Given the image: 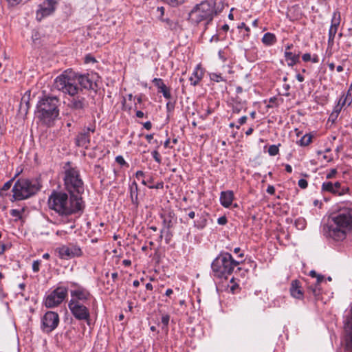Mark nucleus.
Returning a JSON list of instances; mask_svg holds the SVG:
<instances>
[{
    "label": "nucleus",
    "instance_id": "35",
    "mask_svg": "<svg viewBox=\"0 0 352 352\" xmlns=\"http://www.w3.org/2000/svg\"><path fill=\"white\" fill-rule=\"evenodd\" d=\"M210 79L216 82H226V79L220 73L212 72L209 74Z\"/></svg>",
    "mask_w": 352,
    "mask_h": 352
},
{
    "label": "nucleus",
    "instance_id": "59",
    "mask_svg": "<svg viewBox=\"0 0 352 352\" xmlns=\"http://www.w3.org/2000/svg\"><path fill=\"white\" fill-rule=\"evenodd\" d=\"M164 21L166 23L168 28L171 30L175 29L176 27V23L172 21L171 20L167 19L164 20Z\"/></svg>",
    "mask_w": 352,
    "mask_h": 352
},
{
    "label": "nucleus",
    "instance_id": "58",
    "mask_svg": "<svg viewBox=\"0 0 352 352\" xmlns=\"http://www.w3.org/2000/svg\"><path fill=\"white\" fill-rule=\"evenodd\" d=\"M143 95L140 94L138 96H135L134 99L136 100V102L135 103V109H137L138 108V104H141L142 102Z\"/></svg>",
    "mask_w": 352,
    "mask_h": 352
},
{
    "label": "nucleus",
    "instance_id": "40",
    "mask_svg": "<svg viewBox=\"0 0 352 352\" xmlns=\"http://www.w3.org/2000/svg\"><path fill=\"white\" fill-rule=\"evenodd\" d=\"M278 98L276 97H272L269 99L268 104H267V108H274L278 106Z\"/></svg>",
    "mask_w": 352,
    "mask_h": 352
},
{
    "label": "nucleus",
    "instance_id": "57",
    "mask_svg": "<svg viewBox=\"0 0 352 352\" xmlns=\"http://www.w3.org/2000/svg\"><path fill=\"white\" fill-rule=\"evenodd\" d=\"M329 1L330 0H317V2L319 5L324 6L325 8H327L328 9H329L330 8Z\"/></svg>",
    "mask_w": 352,
    "mask_h": 352
},
{
    "label": "nucleus",
    "instance_id": "31",
    "mask_svg": "<svg viewBox=\"0 0 352 352\" xmlns=\"http://www.w3.org/2000/svg\"><path fill=\"white\" fill-rule=\"evenodd\" d=\"M208 215V213H204L200 217L199 219L197 221H194V226L199 230L204 229L207 225V218L206 217Z\"/></svg>",
    "mask_w": 352,
    "mask_h": 352
},
{
    "label": "nucleus",
    "instance_id": "11",
    "mask_svg": "<svg viewBox=\"0 0 352 352\" xmlns=\"http://www.w3.org/2000/svg\"><path fill=\"white\" fill-rule=\"evenodd\" d=\"M68 307L74 318L78 320H85L90 324V313L89 309L80 302L70 300Z\"/></svg>",
    "mask_w": 352,
    "mask_h": 352
},
{
    "label": "nucleus",
    "instance_id": "56",
    "mask_svg": "<svg viewBox=\"0 0 352 352\" xmlns=\"http://www.w3.org/2000/svg\"><path fill=\"white\" fill-rule=\"evenodd\" d=\"M322 154V158L328 162H330L333 160V157L331 155H328L326 153H323L322 151H318V155Z\"/></svg>",
    "mask_w": 352,
    "mask_h": 352
},
{
    "label": "nucleus",
    "instance_id": "30",
    "mask_svg": "<svg viewBox=\"0 0 352 352\" xmlns=\"http://www.w3.org/2000/svg\"><path fill=\"white\" fill-rule=\"evenodd\" d=\"M130 196L133 204L138 205V186L135 182H133L130 186Z\"/></svg>",
    "mask_w": 352,
    "mask_h": 352
},
{
    "label": "nucleus",
    "instance_id": "47",
    "mask_svg": "<svg viewBox=\"0 0 352 352\" xmlns=\"http://www.w3.org/2000/svg\"><path fill=\"white\" fill-rule=\"evenodd\" d=\"M170 320V316L168 314L163 315L161 321L165 327H167Z\"/></svg>",
    "mask_w": 352,
    "mask_h": 352
},
{
    "label": "nucleus",
    "instance_id": "21",
    "mask_svg": "<svg viewBox=\"0 0 352 352\" xmlns=\"http://www.w3.org/2000/svg\"><path fill=\"white\" fill-rule=\"evenodd\" d=\"M77 85H80L79 89H82V92H84V89H94V83L89 75H77Z\"/></svg>",
    "mask_w": 352,
    "mask_h": 352
},
{
    "label": "nucleus",
    "instance_id": "16",
    "mask_svg": "<svg viewBox=\"0 0 352 352\" xmlns=\"http://www.w3.org/2000/svg\"><path fill=\"white\" fill-rule=\"evenodd\" d=\"M322 192H328L334 196H342L349 192V188L342 186L341 182H324L321 186Z\"/></svg>",
    "mask_w": 352,
    "mask_h": 352
},
{
    "label": "nucleus",
    "instance_id": "49",
    "mask_svg": "<svg viewBox=\"0 0 352 352\" xmlns=\"http://www.w3.org/2000/svg\"><path fill=\"white\" fill-rule=\"evenodd\" d=\"M298 186L302 189H305L308 186V182L305 179H300L298 182Z\"/></svg>",
    "mask_w": 352,
    "mask_h": 352
},
{
    "label": "nucleus",
    "instance_id": "39",
    "mask_svg": "<svg viewBox=\"0 0 352 352\" xmlns=\"http://www.w3.org/2000/svg\"><path fill=\"white\" fill-rule=\"evenodd\" d=\"M295 225L298 230H303L306 227V221L303 218H298L296 220Z\"/></svg>",
    "mask_w": 352,
    "mask_h": 352
},
{
    "label": "nucleus",
    "instance_id": "64",
    "mask_svg": "<svg viewBox=\"0 0 352 352\" xmlns=\"http://www.w3.org/2000/svg\"><path fill=\"white\" fill-rule=\"evenodd\" d=\"M343 95L347 96L352 100V83L350 85L349 88L346 93H342Z\"/></svg>",
    "mask_w": 352,
    "mask_h": 352
},
{
    "label": "nucleus",
    "instance_id": "7",
    "mask_svg": "<svg viewBox=\"0 0 352 352\" xmlns=\"http://www.w3.org/2000/svg\"><path fill=\"white\" fill-rule=\"evenodd\" d=\"M77 74L72 69H67L58 76L54 82V87L65 94H78Z\"/></svg>",
    "mask_w": 352,
    "mask_h": 352
},
{
    "label": "nucleus",
    "instance_id": "3",
    "mask_svg": "<svg viewBox=\"0 0 352 352\" xmlns=\"http://www.w3.org/2000/svg\"><path fill=\"white\" fill-rule=\"evenodd\" d=\"M60 100L56 96H44L36 104V113L42 122L50 126L59 116Z\"/></svg>",
    "mask_w": 352,
    "mask_h": 352
},
{
    "label": "nucleus",
    "instance_id": "38",
    "mask_svg": "<svg viewBox=\"0 0 352 352\" xmlns=\"http://www.w3.org/2000/svg\"><path fill=\"white\" fill-rule=\"evenodd\" d=\"M279 146H280V144L278 145L273 144V145L270 146L268 148L269 155L270 156H275V155H278L279 153V148H278Z\"/></svg>",
    "mask_w": 352,
    "mask_h": 352
},
{
    "label": "nucleus",
    "instance_id": "41",
    "mask_svg": "<svg viewBox=\"0 0 352 352\" xmlns=\"http://www.w3.org/2000/svg\"><path fill=\"white\" fill-rule=\"evenodd\" d=\"M152 82L157 87V90L165 85L163 79L160 78H153Z\"/></svg>",
    "mask_w": 352,
    "mask_h": 352
},
{
    "label": "nucleus",
    "instance_id": "8",
    "mask_svg": "<svg viewBox=\"0 0 352 352\" xmlns=\"http://www.w3.org/2000/svg\"><path fill=\"white\" fill-rule=\"evenodd\" d=\"M14 181V178L10 179L0 188V196L3 197L8 195V191L12 186V195H10V200L12 202L22 200V181L19 178L13 184Z\"/></svg>",
    "mask_w": 352,
    "mask_h": 352
},
{
    "label": "nucleus",
    "instance_id": "42",
    "mask_svg": "<svg viewBox=\"0 0 352 352\" xmlns=\"http://www.w3.org/2000/svg\"><path fill=\"white\" fill-rule=\"evenodd\" d=\"M165 3L170 5L172 7H176L184 3V0H161Z\"/></svg>",
    "mask_w": 352,
    "mask_h": 352
},
{
    "label": "nucleus",
    "instance_id": "52",
    "mask_svg": "<svg viewBox=\"0 0 352 352\" xmlns=\"http://www.w3.org/2000/svg\"><path fill=\"white\" fill-rule=\"evenodd\" d=\"M338 116H339V115H338L333 112H331V113L329 115V117L328 118V122H331L332 124L335 123L336 121L337 120Z\"/></svg>",
    "mask_w": 352,
    "mask_h": 352
},
{
    "label": "nucleus",
    "instance_id": "54",
    "mask_svg": "<svg viewBox=\"0 0 352 352\" xmlns=\"http://www.w3.org/2000/svg\"><path fill=\"white\" fill-rule=\"evenodd\" d=\"M148 187L151 189H152V188L162 189L164 188V182H157L155 185H148Z\"/></svg>",
    "mask_w": 352,
    "mask_h": 352
},
{
    "label": "nucleus",
    "instance_id": "55",
    "mask_svg": "<svg viewBox=\"0 0 352 352\" xmlns=\"http://www.w3.org/2000/svg\"><path fill=\"white\" fill-rule=\"evenodd\" d=\"M217 223L219 225L224 226L228 223V219L226 216L220 217L217 219Z\"/></svg>",
    "mask_w": 352,
    "mask_h": 352
},
{
    "label": "nucleus",
    "instance_id": "10",
    "mask_svg": "<svg viewBox=\"0 0 352 352\" xmlns=\"http://www.w3.org/2000/svg\"><path fill=\"white\" fill-rule=\"evenodd\" d=\"M85 95V93L82 92V89L78 91V94L69 95L67 107L78 113H83L89 106V102Z\"/></svg>",
    "mask_w": 352,
    "mask_h": 352
},
{
    "label": "nucleus",
    "instance_id": "43",
    "mask_svg": "<svg viewBox=\"0 0 352 352\" xmlns=\"http://www.w3.org/2000/svg\"><path fill=\"white\" fill-rule=\"evenodd\" d=\"M10 214L12 217H15L19 219H22V214L20 210L16 209H12L10 212Z\"/></svg>",
    "mask_w": 352,
    "mask_h": 352
},
{
    "label": "nucleus",
    "instance_id": "9",
    "mask_svg": "<svg viewBox=\"0 0 352 352\" xmlns=\"http://www.w3.org/2000/svg\"><path fill=\"white\" fill-rule=\"evenodd\" d=\"M68 289L65 287H58L47 296H46L44 305L47 308H53L58 306L66 298Z\"/></svg>",
    "mask_w": 352,
    "mask_h": 352
},
{
    "label": "nucleus",
    "instance_id": "44",
    "mask_svg": "<svg viewBox=\"0 0 352 352\" xmlns=\"http://www.w3.org/2000/svg\"><path fill=\"white\" fill-rule=\"evenodd\" d=\"M151 155H152L153 159L155 160V161L157 163L160 164L162 162L161 155H160V153L157 150L153 151L151 153Z\"/></svg>",
    "mask_w": 352,
    "mask_h": 352
},
{
    "label": "nucleus",
    "instance_id": "5",
    "mask_svg": "<svg viewBox=\"0 0 352 352\" xmlns=\"http://www.w3.org/2000/svg\"><path fill=\"white\" fill-rule=\"evenodd\" d=\"M241 261H236L228 252H221L212 261L211 268L214 276L221 278H228L232 274L235 267L239 265Z\"/></svg>",
    "mask_w": 352,
    "mask_h": 352
},
{
    "label": "nucleus",
    "instance_id": "22",
    "mask_svg": "<svg viewBox=\"0 0 352 352\" xmlns=\"http://www.w3.org/2000/svg\"><path fill=\"white\" fill-rule=\"evenodd\" d=\"M234 199V192L232 190L222 191L220 195V203L226 208L230 207Z\"/></svg>",
    "mask_w": 352,
    "mask_h": 352
},
{
    "label": "nucleus",
    "instance_id": "63",
    "mask_svg": "<svg viewBox=\"0 0 352 352\" xmlns=\"http://www.w3.org/2000/svg\"><path fill=\"white\" fill-rule=\"evenodd\" d=\"M267 192L270 195H274L275 193V188L272 185H269L266 190Z\"/></svg>",
    "mask_w": 352,
    "mask_h": 352
},
{
    "label": "nucleus",
    "instance_id": "23",
    "mask_svg": "<svg viewBox=\"0 0 352 352\" xmlns=\"http://www.w3.org/2000/svg\"><path fill=\"white\" fill-rule=\"evenodd\" d=\"M90 143V134L83 130L76 138V144L79 147L87 148Z\"/></svg>",
    "mask_w": 352,
    "mask_h": 352
},
{
    "label": "nucleus",
    "instance_id": "1",
    "mask_svg": "<svg viewBox=\"0 0 352 352\" xmlns=\"http://www.w3.org/2000/svg\"><path fill=\"white\" fill-rule=\"evenodd\" d=\"M54 190L48 199L49 208L61 216H68L82 212L84 203L81 196Z\"/></svg>",
    "mask_w": 352,
    "mask_h": 352
},
{
    "label": "nucleus",
    "instance_id": "45",
    "mask_svg": "<svg viewBox=\"0 0 352 352\" xmlns=\"http://www.w3.org/2000/svg\"><path fill=\"white\" fill-rule=\"evenodd\" d=\"M338 171L336 168H331L329 172L327 174L326 178L327 179H331L336 177V175H337Z\"/></svg>",
    "mask_w": 352,
    "mask_h": 352
},
{
    "label": "nucleus",
    "instance_id": "61",
    "mask_svg": "<svg viewBox=\"0 0 352 352\" xmlns=\"http://www.w3.org/2000/svg\"><path fill=\"white\" fill-rule=\"evenodd\" d=\"M141 42H142V41H141V40H140V39H136V40L135 41L134 43H133V47H134V49H136V52H135L136 53H138V52H139V53H140V52H142V51L141 49H140V48L137 46V45L140 44Z\"/></svg>",
    "mask_w": 352,
    "mask_h": 352
},
{
    "label": "nucleus",
    "instance_id": "18",
    "mask_svg": "<svg viewBox=\"0 0 352 352\" xmlns=\"http://www.w3.org/2000/svg\"><path fill=\"white\" fill-rule=\"evenodd\" d=\"M72 287H76L75 289L71 290L70 294L72 296L71 300H76L77 302L82 301L85 302L88 300L91 297V294L84 287L78 285L77 283L72 282L70 283Z\"/></svg>",
    "mask_w": 352,
    "mask_h": 352
},
{
    "label": "nucleus",
    "instance_id": "6",
    "mask_svg": "<svg viewBox=\"0 0 352 352\" xmlns=\"http://www.w3.org/2000/svg\"><path fill=\"white\" fill-rule=\"evenodd\" d=\"M217 14L215 4L212 1H203L196 4L188 14V21L195 25L204 22L208 25Z\"/></svg>",
    "mask_w": 352,
    "mask_h": 352
},
{
    "label": "nucleus",
    "instance_id": "28",
    "mask_svg": "<svg viewBox=\"0 0 352 352\" xmlns=\"http://www.w3.org/2000/svg\"><path fill=\"white\" fill-rule=\"evenodd\" d=\"M321 287L318 284H314L307 287V292L310 296H313L318 300L321 296Z\"/></svg>",
    "mask_w": 352,
    "mask_h": 352
},
{
    "label": "nucleus",
    "instance_id": "51",
    "mask_svg": "<svg viewBox=\"0 0 352 352\" xmlns=\"http://www.w3.org/2000/svg\"><path fill=\"white\" fill-rule=\"evenodd\" d=\"M238 28H239V29H242V28H243V30H245V32H247L246 36H247L248 37L250 36V28L248 26H247V25H246V24H245L244 22H243V23H241L240 25H239Z\"/></svg>",
    "mask_w": 352,
    "mask_h": 352
},
{
    "label": "nucleus",
    "instance_id": "20",
    "mask_svg": "<svg viewBox=\"0 0 352 352\" xmlns=\"http://www.w3.org/2000/svg\"><path fill=\"white\" fill-rule=\"evenodd\" d=\"M161 218L163 220L164 226L167 228H172L176 223V217L174 212L170 209H167L163 211L161 214Z\"/></svg>",
    "mask_w": 352,
    "mask_h": 352
},
{
    "label": "nucleus",
    "instance_id": "48",
    "mask_svg": "<svg viewBox=\"0 0 352 352\" xmlns=\"http://www.w3.org/2000/svg\"><path fill=\"white\" fill-rule=\"evenodd\" d=\"M342 108H344V107L342 104H340V103L338 101L337 104L333 107L332 112L338 115H340Z\"/></svg>",
    "mask_w": 352,
    "mask_h": 352
},
{
    "label": "nucleus",
    "instance_id": "53",
    "mask_svg": "<svg viewBox=\"0 0 352 352\" xmlns=\"http://www.w3.org/2000/svg\"><path fill=\"white\" fill-rule=\"evenodd\" d=\"M247 120H248V117L246 116H243L241 118H240L238 120L239 125H236V128L237 129H239L240 126L244 124L247 122Z\"/></svg>",
    "mask_w": 352,
    "mask_h": 352
},
{
    "label": "nucleus",
    "instance_id": "32",
    "mask_svg": "<svg viewBox=\"0 0 352 352\" xmlns=\"http://www.w3.org/2000/svg\"><path fill=\"white\" fill-rule=\"evenodd\" d=\"M338 30L330 28L328 33L327 48L332 49L334 45V39Z\"/></svg>",
    "mask_w": 352,
    "mask_h": 352
},
{
    "label": "nucleus",
    "instance_id": "25",
    "mask_svg": "<svg viewBox=\"0 0 352 352\" xmlns=\"http://www.w3.org/2000/svg\"><path fill=\"white\" fill-rule=\"evenodd\" d=\"M204 73L199 65H197L195 68L192 76L189 78L190 85L195 87L199 85V82L202 80Z\"/></svg>",
    "mask_w": 352,
    "mask_h": 352
},
{
    "label": "nucleus",
    "instance_id": "50",
    "mask_svg": "<svg viewBox=\"0 0 352 352\" xmlns=\"http://www.w3.org/2000/svg\"><path fill=\"white\" fill-rule=\"evenodd\" d=\"M41 261L40 260L34 261L32 263V270L34 272H38L40 270V265Z\"/></svg>",
    "mask_w": 352,
    "mask_h": 352
},
{
    "label": "nucleus",
    "instance_id": "24",
    "mask_svg": "<svg viewBox=\"0 0 352 352\" xmlns=\"http://www.w3.org/2000/svg\"><path fill=\"white\" fill-rule=\"evenodd\" d=\"M232 113L239 114L243 109H246L247 102L242 100L239 96H236L232 99Z\"/></svg>",
    "mask_w": 352,
    "mask_h": 352
},
{
    "label": "nucleus",
    "instance_id": "26",
    "mask_svg": "<svg viewBox=\"0 0 352 352\" xmlns=\"http://www.w3.org/2000/svg\"><path fill=\"white\" fill-rule=\"evenodd\" d=\"M284 57L289 67H293L300 62V52L293 53L291 51L284 52Z\"/></svg>",
    "mask_w": 352,
    "mask_h": 352
},
{
    "label": "nucleus",
    "instance_id": "17",
    "mask_svg": "<svg viewBox=\"0 0 352 352\" xmlns=\"http://www.w3.org/2000/svg\"><path fill=\"white\" fill-rule=\"evenodd\" d=\"M41 188V184L38 179L23 181V200L35 195Z\"/></svg>",
    "mask_w": 352,
    "mask_h": 352
},
{
    "label": "nucleus",
    "instance_id": "12",
    "mask_svg": "<svg viewBox=\"0 0 352 352\" xmlns=\"http://www.w3.org/2000/svg\"><path fill=\"white\" fill-rule=\"evenodd\" d=\"M344 318V350L352 352V307L346 311Z\"/></svg>",
    "mask_w": 352,
    "mask_h": 352
},
{
    "label": "nucleus",
    "instance_id": "34",
    "mask_svg": "<svg viewBox=\"0 0 352 352\" xmlns=\"http://www.w3.org/2000/svg\"><path fill=\"white\" fill-rule=\"evenodd\" d=\"M170 87H167L166 85L157 90L158 93L162 94L164 98L170 100L172 98Z\"/></svg>",
    "mask_w": 352,
    "mask_h": 352
},
{
    "label": "nucleus",
    "instance_id": "33",
    "mask_svg": "<svg viewBox=\"0 0 352 352\" xmlns=\"http://www.w3.org/2000/svg\"><path fill=\"white\" fill-rule=\"evenodd\" d=\"M302 60L305 62H312L313 63H318L319 62V56L316 54L311 55L309 53H305L302 56Z\"/></svg>",
    "mask_w": 352,
    "mask_h": 352
},
{
    "label": "nucleus",
    "instance_id": "27",
    "mask_svg": "<svg viewBox=\"0 0 352 352\" xmlns=\"http://www.w3.org/2000/svg\"><path fill=\"white\" fill-rule=\"evenodd\" d=\"M261 42L265 46H272L277 42V38L274 33L267 32L262 37Z\"/></svg>",
    "mask_w": 352,
    "mask_h": 352
},
{
    "label": "nucleus",
    "instance_id": "37",
    "mask_svg": "<svg viewBox=\"0 0 352 352\" xmlns=\"http://www.w3.org/2000/svg\"><path fill=\"white\" fill-rule=\"evenodd\" d=\"M338 102L344 107L345 106H350L352 103V100L347 97V96L342 94Z\"/></svg>",
    "mask_w": 352,
    "mask_h": 352
},
{
    "label": "nucleus",
    "instance_id": "62",
    "mask_svg": "<svg viewBox=\"0 0 352 352\" xmlns=\"http://www.w3.org/2000/svg\"><path fill=\"white\" fill-rule=\"evenodd\" d=\"M218 56L219 59H221L223 62H226L227 60L226 56H225L224 52L222 50H219L218 52Z\"/></svg>",
    "mask_w": 352,
    "mask_h": 352
},
{
    "label": "nucleus",
    "instance_id": "46",
    "mask_svg": "<svg viewBox=\"0 0 352 352\" xmlns=\"http://www.w3.org/2000/svg\"><path fill=\"white\" fill-rule=\"evenodd\" d=\"M116 162L121 166H126L127 167L129 166V164L121 155H118L116 157Z\"/></svg>",
    "mask_w": 352,
    "mask_h": 352
},
{
    "label": "nucleus",
    "instance_id": "13",
    "mask_svg": "<svg viewBox=\"0 0 352 352\" xmlns=\"http://www.w3.org/2000/svg\"><path fill=\"white\" fill-rule=\"evenodd\" d=\"M56 253L61 259L69 260L82 255L81 249L74 243H67L57 248Z\"/></svg>",
    "mask_w": 352,
    "mask_h": 352
},
{
    "label": "nucleus",
    "instance_id": "14",
    "mask_svg": "<svg viewBox=\"0 0 352 352\" xmlns=\"http://www.w3.org/2000/svg\"><path fill=\"white\" fill-rule=\"evenodd\" d=\"M58 313L52 311H47L41 318V329L43 332L49 333L53 331L59 324Z\"/></svg>",
    "mask_w": 352,
    "mask_h": 352
},
{
    "label": "nucleus",
    "instance_id": "15",
    "mask_svg": "<svg viewBox=\"0 0 352 352\" xmlns=\"http://www.w3.org/2000/svg\"><path fill=\"white\" fill-rule=\"evenodd\" d=\"M58 6L57 0H44L38 5L36 12V19L41 21L43 19L53 14Z\"/></svg>",
    "mask_w": 352,
    "mask_h": 352
},
{
    "label": "nucleus",
    "instance_id": "36",
    "mask_svg": "<svg viewBox=\"0 0 352 352\" xmlns=\"http://www.w3.org/2000/svg\"><path fill=\"white\" fill-rule=\"evenodd\" d=\"M312 142V135L310 134H305L303 135L298 142L299 145L302 146H308Z\"/></svg>",
    "mask_w": 352,
    "mask_h": 352
},
{
    "label": "nucleus",
    "instance_id": "29",
    "mask_svg": "<svg viewBox=\"0 0 352 352\" xmlns=\"http://www.w3.org/2000/svg\"><path fill=\"white\" fill-rule=\"evenodd\" d=\"M341 22V14L340 11L335 10L333 13L330 28L338 30Z\"/></svg>",
    "mask_w": 352,
    "mask_h": 352
},
{
    "label": "nucleus",
    "instance_id": "4",
    "mask_svg": "<svg viewBox=\"0 0 352 352\" xmlns=\"http://www.w3.org/2000/svg\"><path fill=\"white\" fill-rule=\"evenodd\" d=\"M63 170L65 189L69 194L81 196L84 192V183L80 177L78 168L73 166L72 162H67L64 164Z\"/></svg>",
    "mask_w": 352,
    "mask_h": 352
},
{
    "label": "nucleus",
    "instance_id": "60",
    "mask_svg": "<svg viewBox=\"0 0 352 352\" xmlns=\"http://www.w3.org/2000/svg\"><path fill=\"white\" fill-rule=\"evenodd\" d=\"M21 0H7L8 5L10 7H14L20 3Z\"/></svg>",
    "mask_w": 352,
    "mask_h": 352
},
{
    "label": "nucleus",
    "instance_id": "2",
    "mask_svg": "<svg viewBox=\"0 0 352 352\" xmlns=\"http://www.w3.org/2000/svg\"><path fill=\"white\" fill-rule=\"evenodd\" d=\"M336 226L329 228L328 234L335 241H342L352 237V208L340 209L333 217Z\"/></svg>",
    "mask_w": 352,
    "mask_h": 352
},
{
    "label": "nucleus",
    "instance_id": "19",
    "mask_svg": "<svg viewBox=\"0 0 352 352\" xmlns=\"http://www.w3.org/2000/svg\"><path fill=\"white\" fill-rule=\"evenodd\" d=\"M291 296L296 299L302 300L304 297V292L302 289V285L299 280L295 279L291 282L289 288Z\"/></svg>",
    "mask_w": 352,
    "mask_h": 352
}]
</instances>
